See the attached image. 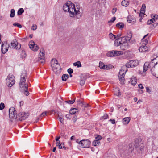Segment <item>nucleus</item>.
Here are the masks:
<instances>
[{"instance_id":"nucleus-1","label":"nucleus","mask_w":158,"mask_h":158,"mask_svg":"<svg viewBox=\"0 0 158 158\" xmlns=\"http://www.w3.org/2000/svg\"><path fill=\"white\" fill-rule=\"evenodd\" d=\"M63 9L64 11L69 12L71 17L76 16L78 19L81 16V14L79 9H77L75 5L70 1L64 5Z\"/></svg>"},{"instance_id":"nucleus-2","label":"nucleus","mask_w":158,"mask_h":158,"mask_svg":"<svg viewBox=\"0 0 158 158\" xmlns=\"http://www.w3.org/2000/svg\"><path fill=\"white\" fill-rule=\"evenodd\" d=\"M150 64L154 65L153 66L151 69L152 74L155 77L158 73V56L152 59Z\"/></svg>"},{"instance_id":"nucleus-3","label":"nucleus","mask_w":158,"mask_h":158,"mask_svg":"<svg viewBox=\"0 0 158 158\" xmlns=\"http://www.w3.org/2000/svg\"><path fill=\"white\" fill-rule=\"evenodd\" d=\"M51 66L54 72L56 74L60 73V66L56 59H52L51 62Z\"/></svg>"},{"instance_id":"nucleus-4","label":"nucleus","mask_w":158,"mask_h":158,"mask_svg":"<svg viewBox=\"0 0 158 158\" xmlns=\"http://www.w3.org/2000/svg\"><path fill=\"white\" fill-rule=\"evenodd\" d=\"M148 35V34L145 35L142 40L141 43L142 45L139 48V51L140 52H145L148 50V48L146 46L148 43V40L146 38Z\"/></svg>"},{"instance_id":"nucleus-5","label":"nucleus","mask_w":158,"mask_h":158,"mask_svg":"<svg viewBox=\"0 0 158 158\" xmlns=\"http://www.w3.org/2000/svg\"><path fill=\"white\" fill-rule=\"evenodd\" d=\"M26 71H24L22 73L20 79L19 83L20 87H27V84L25 83V81L26 79Z\"/></svg>"},{"instance_id":"nucleus-6","label":"nucleus","mask_w":158,"mask_h":158,"mask_svg":"<svg viewBox=\"0 0 158 158\" xmlns=\"http://www.w3.org/2000/svg\"><path fill=\"white\" fill-rule=\"evenodd\" d=\"M6 80V84L9 87H11L13 85L15 84V77L12 74H9L7 77Z\"/></svg>"},{"instance_id":"nucleus-7","label":"nucleus","mask_w":158,"mask_h":158,"mask_svg":"<svg viewBox=\"0 0 158 158\" xmlns=\"http://www.w3.org/2000/svg\"><path fill=\"white\" fill-rule=\"evenodd\" d=\"M123 52L122 51L113 50L108 52L107 53V56L108 57L116 56L122 55Z\"/></svg>"},{"instance_id":"nucleus-8","label":"nucleus","mask_w":158,"mask_h":158,"mask_svg":"<svg viewBox=\"0 0 158 158\" xmlns=\"http://www.w3.org/2000/svg\"><path fill=\"white\" fill-rule=\"evenodd\" d=\"M77 142L81 145V146L84 148H89L90 144V141L88 139L82 140L78 142V140Z\"/></svg>"},{"instance_id":"nucleus-9","label":"nucleus","mask_w":158,"mask_h":158,"mask_svg":"<svg viewBox=\"0 0 158 158\" xmlns=\"http://www.w3.org/2000/svg\"><path fill=\"white\" fill-rule=\"evenodd\" d=\"M44 51L43 48L41 49V51L39 53L38 61L39 63L43 65L45 62V57L44 56Z\"/></svg>"},{"instance_id":"nucleus-10","label":"nucleus","mask_w":158,"mask_h":158,"mask_svg":"<svg viewBox=\"0 0 158 158\" xmlns=\"http://www.w3.org/2000/svg\"><path fill=\"white\" fill-rule=\"evenodd\" d=\"M9 112L10 118L16 119L17 118L16 111L14 107L10 108L9 109Z\"/></svg>"},{"instance_id":"nucleus-11","label":"nucleus","mask_w":158,"mask_h":158,"mask_svg":"<svg viewBox=\"0 0 158 158\" xmlns=\"http://www.w3.org/2000/svg\"><path fill=\"white\" fill-rule=\"evenodd\" d=\"M139 64L137 60H132L128 61L126 64V66L127 67H134Z\"/></svg>"},{"instance_id":"nucleus-12","label":"nucleus","mask_w":158,"mask_h":158,"mask_svg":"<svg viewBox=\"0 0 158 158\" xmlns=\"http://www.w3.org/2000/svg\"><path fill=\"white\" fill-rule=\"evenodd\" d=\"M126 71L124 72V70L122 69L120 70L119 72V74L118 77L120 81L121 84H124L125 82V79L124 78L125 74L126 73Z\"/></svg>"},{"instance_id":"nucleus-13","label":"nucleus","mask_w":158,"mask_h":158,"mask_svg":"<svg viewBox=\"0 0 158 158\" xmlns=\"http://www.w3.org/2000/svg\"><path fill=\"white\" fill-rule=\"evenodd\" d=\"M28 114L27 113H25L24 112H21L17 115V118L16 119L21 121L26 119L28 117Z\"/></svg>"},{"instance_id":"nucleus-14","label":"nucleus","mask_w":158,"mask_h":158,"mask_svg":"<svg viewBox=\"0 0 158 158\" xmlns=\"http://www.w3.org/2000/svg\"><path fill=\"white\" fill-rule=\"evenodd\" d=\"M29 46L30 48L34 51H37L39 49L38 46L36 44H35L34 42L33 41H31L29 42Z\"/></svg>"},{"instance_id":"nucleus-15","label":"nucleus","mask_w":158,"mask_h":158,"mask_svg":"<svg viewBox=\"0 0 158 158\" xmlns=\"http://www.w3.org/2000/svg\"><path fill=\"white\" fill-rule=\"evenodd\" d=\"M12 48L15 49H19L21 47V45L16 41L13 40L11 43Z\"/></svg>"},{"instance_id":"nucleus-16","label":"nucleus","mask_w":158,"mask_h":158,"mask_svg":"<svg viewBox=\"0 0 158 158\" xmlns=\"http://www.w3.org/2000/svg\"><path fill=\"white\" fill-rule=\"evenodd\" d=\"M9 46L7 44H2V52L3 54L5 53L8 50Z\"/></svg>"},{"instance_id":"nucleus-17","label":"nucleus","mask_w":158,"mask_h":158,"mask_svg":"<svg viewBox=\"0 0 158 158\" xmlns=\"http://www.w3.org/2000/svg\"><path fill=\"white\" fill-rule=\"evenodd\" d=\"M127 20L128 22L131 23H133L135 21V19L130 15L127 17Z\"/></svg>"},{"instance_id":"nucleus-18","label":"nucleus","mask_w":158,"mask_h":158,"mask_svg":"<svg viewBox=\"0 0 158 158\" xmlns=\"http://www.w3.org/2000/svg\"><path fill=\"white\" fill-rule=\"evenodd\" d=\"M128 47L127 43H122L120 46V48L123 50H126Z\"/></svg>"},{"instance_id":"nucleus-19","label":"nucleus","mask_w":158,"mask_h":158,"mask_svg":"<svg viewBox=\"0 0 158 158\" xmlns=\"http://www.w3.org/2000/svg\"><path fill=\"white\" fill-rule=\"evenodd\" d=\"M152 65V64H150V63L149 64L148 62H145L144 64L143 68V72H145L148 70L149 66L150 65Z\"/></svg>"},{"instance_id":"nucleus-20","label":"nucleus","mask_w":158,"mask_h":158,"mask_svg":"<svg viewBox=\"0 0 158 158\" xmlns=\"http://www.w3.org/2000/svg\"><path fill=\"white\" fill-rule=\"evenodd\" d=\"M130 117H126L123 119V124L126 125L128 124L130 120Z\"/></svg>"},{"instance_id":"nucleus-21","label":"nucleus","mask_w":158,"mask_h":158,"mask_svg":"<svg viewBox=\"0 0 158 158\" xmlns=\"http://www.w3.org/2000/svg\"><path fill=\"white\" fill-rule=\"evenodd\" d=\"M21 88L22 90L24 91V94L26 96H28L29 95V93L28 91V85H27V87H20Z\"/></svg>"},{"instance_id":"nucleus-22","label":"nucleus","mask_w":158,"mask_h":158,"mask_svg":"<svg viewBox=\"0 0 158 158\" xmlns=\"http://www.w3.org/2000/svg\"><path fill=\"white\" fill-rule=\"evenodd\" d=\"M78 110L75 108H73L71 109L70 110V113L71 114H76L78 112Z\"/></svg>"},{"instance_id":"nucleus-23","label":"nucleus","mask_w":158,"mask_h":158,"mask_svg":"<svg viewBox=\"0 0 158 158\" xmlns=\"http://www.w3.org/2000/svg\"><path fill=\"white\" fill-rule=\"evenodd\" d=\"M131 82L132 85H135L137 83V79L135 77H132L131 78Z\"/></svg>"},{"instance_id":"nucleus-24","label":"nucleus","mask_w":158,"mask_h":158,"mask_svg":"<svg viewBox=\"0 0 158 158\" xmlns=\"http://www.w3.org/2000/svg\"><path fill=\"white\" fill-rule=\"evenodd\" d=\"M134 143H130L129 145L128 150L129 152H132L134 148Z\"/></svg>"},{"instance_id":"nucleus-25","label":"nucleus","mask_w":158,"mask_h":158,"mask_svg":"<svg viewBox=\"0 0 158 158\" xmlns=\"http://www.w3.org/2000/svg\"><path fill=\"white\" fill-rule=\"evenodd\" d=\"M121 4L123 6H127L129 5V2L127 0H123Z\"/></svg>"},{"instance_id":"nucleus-26","label":"nucleus","mask_w":158,"mask_h":158,"mask_svg":"<svg viewBox=\"0 0 158 158\" xmlns=\"http://www.w3.org/2000/svg\"><path fill=\"white\" fill-rule=\"evenodd\" d=\"M121 43L118 38L116 39L115 41L114 45L116 46H121Z\"/></svg>"},{"instance_id":"nucleus-27","label":"nucleus","mask_w":158,"mask_h":158,"mask_svg":"<svg viewBox=\"0 0 158 158\" xmlns=\"http://www.w3.org/2000/svg\"><path fill=\"white\" fill-rule=\"evenodd\" d=\"M121 43H127L126 39V36L123 37L121 38H118Z\"/></svg>"},{"instance_id":"nucleus-28","label":"nucleus","mask_w":158,"mask_h":158,"mask_svg":"<svg viewBox=\"0 0 158 158\" xmlns=\"http://www.w3.org/2000/svg\"><path fill=\"white\" fill-rule=\"evenodd\" d=\"M151 17L152 18V19L155 21L158 18V15L156 14H152L151 15Z\"/></svg>"},{"instance_id":"nucleus-29","label":"nucleus","mask_w":158,"mask_h":158,"mask_svg":"<svg viewBox=\"0 0 158 158\" xmlns=\"http://www.w3.org/2000/svg\"><path fill=\"white\" fill-rule=\"evenodd\" d=\"M68 77V74H64L62 76V79L63 81H66Z\"/></svg>"},{"instance_id":"nucleus-30","label":"nucleus","mask_w":158,"mask_h":158,"mask_svg":"<svg viewBox=\"0 0 158 158\" xmlns=\"http://www.w3.org/2000/svg\"><path fill=\"white\" fill-rule=\"evenodd\" d=\"M131 33H129L126 37V41L127 42L128 41H129L131 38Z\"/></svg>"},{"instance_id":"nucleus-31","label":"nucleus","mask_w":158,"mask_h":158,"mask_svg":"<svg viewBox=\"0 0 158 158\" xmlns=\"http://www.w3.org/2000/svg\"><path fill=\"white\" fill-rule=\"evenodd\" d=\"M100 143V142L96 140V139L93 141L92 144L94 146H96L98 145Z\"/></svg>"},{"instance_id":"nucleus-32","label":"nucleus","mask_w":158,"mask_h":158,"mask_svg":"<svg viewBox=\"0 0 158 158\" xmlns=\"http://www.w3.org/2000/svg\"><path fill=\"white\" fill-rule=\"evenodd\" d=\"M85 82V79L84 77H81L80 81V84L81 85H83Z\"/></svg>"},{"instance_id":"nucleus-33","label":"nucleus","mask_w":158,"mask_h":158,"mask_svg":"<svg viewBox=\"0 0 158 158\" xmlns=\"http://www.w3.org/2000/svg\"><path fill=\"white\" fill-rule=\"evenodd\" d=\"M84 102L81 101H78L77 102V105L78 106H81V107H84Z\"/></svg>"},{"instance_id":"nucleus-34","label":"nucleus","mask_w":158,"mask_h":158,"mask_svg":"<svg viewBox=\"0 0 158 158\" xmlns=\"http://www.w3.org/2000/svg\"><path fill=\"white\" fill-rule=\"evenodd\" d=\"M73 65L74 66H77V67H81V62L80 61H77L76 62L73 63Z\"/></svg>"},{"instance_id":"nucleus-35","label":"nucleus","mask_w":158,"mask_h":158,"mask_svg":"<svg viewBox=\"0 0 158 158\" xmlns=\"http://www.w3.org/2000/svg\"><path fill=\"white\" fill-rule=\"evenodd\" d=\"M116 26L119 28H123L124 27L123 23H118L116 24Z\"/></svg>"},{"instance_id":"nucleus-36","label":"nucleus","mask_w":158,"mask_h":158,"mask_svg":"<svg viewBox=\"0 0 158 158\" xmlns=\"http://www.w3.org/2000/svg\"><path fill=\"white\" fill-rule=\"evenodd\" d=\"M109 36L110 38L112 40H114L117 38L116 36L113 35L112 33H110L109 34Z\"/></svg>"},{"instance_id":"nucleus-37","label":"nucleus","mask_w":158,"mask_h":158,"mask_svg":"<svg viewBox=\"0 0 158 158\" xmlns=\"http://www.w3.org/2000/svg\"><path fill=\"white\" fill-rule=\"evenodd\" d=\"M24 11L23 9L22 8H21L18 10L17 14L18 15H21Z\"/></svg>"},{"instance_id":"nucleus-38","label":"nucleus","mask_w":158,"mask_h":158,"mask_svg":"<svg viewBox=\"0 0 158 158\" xmlns=\"http://www.w3.org/2000/svg\"><path fill=\"white\" fill-rule=\"evenodd\" d=\"M15 15V10L14 9H12L10 11V16L11 18L14 17Z\"/></svg>"},{"instance_id":"nucleus-39","label":"nucleus","mask_w":158,"mask_h":158,"mask_svg":"<svg viewBox=\"0 0 158 158\" xmlns=\"http://www.w3.org/2000/svg\"><path fill=\"white\" fill-rule=\"evenodd\" d=\"M105 65L102 62H100L99 64V67L101 69H104Z\"/></svg>"},{"instance_id":"nucleus-40","label":"nucleus","mask_w":158,"mask_h":158,"mask_svg":"<svg viewBox=\"0 0 158 158\" xmlns=\"http://www.w3.org/2000/svg\"><path fill=\"white\" fill-rule=\"evenodd\" d=\"M145 5L144 4H143L142 5V7L141 9V11L143 12L142 14H143V12H145Z\"/></svg>"},{"instance_id":"nucleus-41","label":"nucleus","mask_w":158,"mask_h":158,"mask_svg":"<svg viewBox=\"0 0 158 158\" xmlns=\"http://www.w3.org/2000/svg\"><path fill=\"white\" fill-rule=\"evenodd\" d=\"M58 117L59 118V120L60 122L63 123V116L62 115H60V116L59 115H58Z\"/></svg>"},{"instance_id":"nucleus-42","label":"nucleus","mask_w":158,"mask_h":158,"mask_svg":"<svg viewBox=\"0 0 158 158\" xmlns=\"http://www.w3.org/2000/svg\"><path fill=\"white\" fill-rule=\"evenodd\" d=\"M59 148L60 149L64 148L65 149H66V148L65 147L64 145V143H61L58 146Z\"/></svg>"},{"instance_id":"nucleus-43","label":"nucleus","mask_w":158,"mask_h":158,"mask_svg":"<svg viewBox=\"0 0 158 158\" xmlns=\"http://www.w3.org/2000/svg\"><path fill=\"white\" fill-rule=\"evenodd\" d=\"M116 91H117L118 92L116 93L115 94L118 96H120L121 95V92L120 91V90L118 89H115Z\"/></svg>"},{"instance_id":"nucleus-44","label":"nucleus","mask_w":158,"mask_h":158,"mask_svg":"<svg viewBox=\"0 0 158 158\" xmlns=\"http://www.w3.org/2000/svg\"><path fill=\"white\" fill-rule=\"evenodd\" d=\"M49 113V112L47 111H45L44 112L42 113L40 115V117H42L44 116L45 115H47V114H48Z\"/></svg>"},{"instance_id":"nucleus-45","label":"nucleus","mask_w":158,"mask_h":158,"mask_svg":"<svg viewBox=\"0 0 158 158\" xmlns=\"http://www.w3.org/2000/svg\"><path fill=\"white\" fill-rule=\"evenodd\" d=\"M102 137L100 135H98L97 136L95 137V139L96 140L100 141V140L102 139Z\"/></svg>"},{"instance_id":"nucleus-46","label":"nucleus","mask_w":158,"mask_h":158,"mask_svg":"<svg viewBox=\"0 0 158 158\" xmlns=\"http://www.w3.org/2000/svg\"><path fill=\"white\" fill-rule=\"evenodd\" d=\"M75 99H74L73 100H69L66 101V102L68 104H73L75 102Z\"/></svg>"},{"instance_id":"nucleus-47","label":"nucleus","mask_w":158,"mask_h":158,"mask_svg":"<svg viewBox=\"0 0 158 158\" xmlns=\"http://www.w3.org/2000/svg\"><path fill=\"white\" fill-rule=\"evenodd\" d=\"M13 25L15 26H17L19 28H21L22 27L21 24L19 23H15L13 24Z\"/></svg>"},{"instance_id":"nucleus-48","label":"nucleus","mask_w":158,"mask_h":158,"mask_svg":"<svg viewBox=\"0 0 158 158\" xmlns=\"http://www.w3.org/2000/svg\"><path fill=\"white\" fill-rule=\"evenodd\" d=\"M5 107L4 104L3 103H1L0 104V110H3Z\"/></svg>"},{"instance_id":"nucleus-49","label":"nucleus","mask_w":158,"mask_h":158,"mask_svg":"<svg viewBox=\"0 0 158 158\" xmlns=\"http://www.w3.org/2000/svg\"><path fill=\"white\" fill-rule=\"evenodd\" d=\"M115 19H116L115 17H113L112 18V19L110 21H108V23H109L110 22L113 23L115 21Z\"/></svg>"},{"instance_id":"nucleus-50","label":"nucleus","mask_w":158,"mask_h":158,"mask_svg":"<svg viewBox=\"0 0 158 158\" xmlns=\"http://www.w3.org/2000/svg\"><path fill=\"white\" fill-rule=\"evenodd\" d=\"M154 22V21L153 19H152L150 20H149L147 21V24L148 25Z\"/></svg>"},{"instance_id":"nucleus-51","label":"nucleus","mask_w":158,"mask_h":158,"mask_svg":"<svg viewBox=\"0 0 158 158\" xmlns=\"http://www.w3.org/2000/svg\"><path fill=\"white\" fill-rule=\"evenodd\" d=\"M77 119V116L76 115L74 116L73 118V122L74 123H75Z\"/></svg>"},{"instance_id":"nucleus-52","label":"nucleus","mask_w":158,"mask_h":158,"mask_svg":"<svg viewBox=\"0 0 158 158\" xmlns=\"http://www.w3.org/2000/svg\"><path fill=\"white\" fill-rule=\"evenodd\" d=\"M37 29V26L35 24L33 25L31 27V29L33 30H35Z\"/></svg>"},{"instance_id":"nucleus-53","label":"nucleus","mask_w":158,"mask_h":158,"mask_svg":"<svg viewBox=\"0 0 158 158\" xmlns=\"http://www.w3.org/2000/svg\"><path fill=\"white\" fill-rule=\"evenodd\" d=\"M68 72L69 74H71L73 72V70L71 68H69L68 69Z\"/></svg>"},{"instance_id":"nucleus-54","label":"nucleus","mask_w":158,"mask_h":158,"mask_svg":"<svg viewBox=\"0 0 158 158\" xmlns=\"http://www.w3.org/2000/svg\"><path fill=\"white\" fill-rule=\"evenodd\" d=\"M111 68V65H106L105 66V67L104 68V69H110Z\"/></svg>"},{"instance_id":"nucleus-55","label":"nucleus","mask_w":158,"mask_h":158,"mask_svg":"<svg viewBox=\"0 0 158 158\" xmlns=\"http://www.w3.org/2000/svg\"><path fill=\"white\" fill-rule=\"evenodd\" d=\"M70 114H70V113L69 114H67L65 116V117H66V118H68L69 119H70V118H71Z\"/></svg>"},{"instance_id":"nucleus-56","label":"nucleus","mask_w":158,"mask_h":158,"mask_svg":"<svg viewBox=\"0 0 158 158\" xmlns=\"http://www.w3.org/2000/svg\"><path fill=\"white\" fill-rule=\"evenodd\" d=\"M108 116L107 114H104V116L102 117V118L105 119H106L107 118Z\"/></svg>"},{"instance_id":"nucleus-57","label":"nucleus","mask_w":158,"mask_h":158,"mask_svg":"<svg viewBox=\"0 0 158 158\" xmlns=\"http://www.w3.org/2000/svg\"><path fill=\"white\" fill-rule=\"evenodd\" d=\"M117 11L116 8H114L112 10V13L113 14H114Z\"/></svg>"},{"instance_id":"nucleus-58","label":"nucleus","mask_w":158,"mask_h":158,"mask_svg":"<svg viewBox=\"0 0 158 158\" xmlns=\"http://www.w3.org/2000/svg\"><path fill=\"white\" fill-rule=\"evenodd\" d=\"M56 146H59V145L60 144V140L58 141H56Z\"/></svg>"},{"instance_id":"nucleus-59","label":"nucleus","mask_w":158,"mask_h":158,"mask_svg":"<svg viewBox=\"0 0 158 158\" xmlns=\"http://www.w3.org/2000/svg\"><path fill=\"white\" fill-rule=\"evenodd\" d=\"M89 106V104L86 103H84V107H88Z\"/></svg>"},{"instance_id":"nucleus-60","label":"nucleus","mask_w":158,"mask_h":158,"mask_svg":"<svg viewBox=\"0 0 158 158\" xmlns=\"http://www.w3.org/2000/svg\"><path fill=\"white\" fill-rule=\"evenodd\" d=\"M138 87L139 88L143 89L144 88V87L141 84H140L138 85Z\"/></svg>"},{"instance_id":"nucleus-61","label":"nucleus","mask_w":158,"mask_h":158,"mask_svg":"<svg viewBox=\"0 0 158 158\" xmlns=\"http://www.w3.org/2000/svg\"><path fill=\"white\" fill-rule=\"evenodd\" d=\"M146 91L148 93H150L151 92V91L150 90V89H149V87H146Z\"/></svg>"},{"instance_id":"nucleus-62","label":"nucleus","mask_w":158,"mask_h":158,"mask_svg":"<svg viewBox=\"0 0 158 158\" xmlns=\"http://www.w3.org/2000/svg\"><path fill=\"white\" fill-rule=\"evenodd\" d=\"M110 121L111 122L112 124H114L115 123V120L114 119H110Z\"/></svg>"},{"instance_id":"nucleus-63","label":"nucleus","mask_w":158,"mask_h":158,"mask_svg":"<svg viewBox=\"0 0 158 158\" xmlns=\"http://www.w3.org/2000/svg\"><path fill=\"white\" fill-rule=\"evenodd\" d=\"M60 136L56 137V138L55 139L56 141H59V139H60Z\"/></svg>"},{"instance_id":"nucleus-64","label":"nucleus","mask_w":158,"mask_h":158,"mask_svg":"<svg viewBox=\"0 0 158 158\" xmlns=\"http://www.w3.org/2000/svg\"><path fill=\"white\" fill-rule=\"evenodd\" d=\"M24 102L23 101H21L19 102L20 106H23V104Z\"/></svg>"}]
</instances>
